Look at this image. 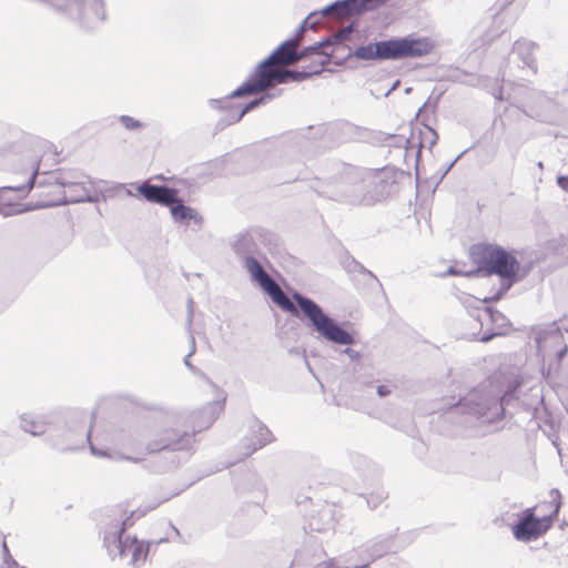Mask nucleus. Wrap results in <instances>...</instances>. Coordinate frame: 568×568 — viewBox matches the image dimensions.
Listing matches in <instances>:
<instances>
[{
	"label": "nucleus",
	"mask_w": 568,
	"mask_h": 568,
	"mask_svg": "<svg viewBox=\"0 0 568 568\" xmlns=\"http://www.w3.org/2000/svg\"><path fill=\"white\" fill-rule=\"evenodd\" d=\"M296 43L293 38L282 41L272 52L280 59V63L295 62Z\"/></svg>",
	"instance_id": "25"
},
{
	"label": "nucleus",
	"mask_w": 568,
	"mask_h": 568,
	"mask_svg": "<svg viewBox=\"0 0 568 568\" xmlns=\"http://www.w3.org/2000/svg\"><path fill=\"white\" fill-rule=\"evenodd\" d=\"M304 31L303 29V26H298L295 31L293 32V34L290 37V38H293V41L296 43L300 34Z\"/></svg>",
	"instance_id": "61"
},
{
	"label": "nucleus",
	"mask_w": 568,
	"mask_h": 568,
	"mask_svg": "<svg viewBox=\"0 0 568 568\" xmlns=\"http://www.w3.org/2000/svg\"><path fill=\"white\" fill-rule=\"evenodd\" d=\"M396 190L395 180L382 175L366 180V206L383 201Z\"/></svg>",
	"instance_id": "14"
},
{
	"label": "nucleus",
	"mask_w": 568,
	"mask_h": 568,
	"mask_svg": "<svg viewBox=\"0 0 568 568\" xmlns=\"http://www.w3.org/2000/svg\"><path fill=\"white\" fill-rule=\"evenodd\" d=\"M536 43L526 39L517 40L513 45L511 54L516 55L523 62V67H527L536 71L537 64L532 55Z\"/></svg>",
	"instance_id": "20"
},
{
	"label": "nucleus",
	"mask_w": 568,
	"mask_h": 568,
	"mask_svg": "<svg viewBox=\"0 0 568 568\" xmlns=\"http://www.w3.org/2000/svg\"><path fill=\"white\" fill-rule=\"evenodd\" d=\"M119 122L128 131H136V130H141V129H143L145 126V124L143 122H141L140 120L134 119L133 116L126 115V114L120 115L119 116Z\"/></svg>",
	"instance_id": "36"
},
{
	"label": "nucleus",
	"mask_w": 568,
	"mask_h": 568,
	"mask_svg": "<svg viewBox=\"0 0 568 568\" xmlns=\"http://www.w3.org/2000/svg\"><path fill=\"white\" fill-rule=\"evenodd\" d=\"M347 260L344 263V267L347 272H357V273H364L366 272V267L359 263L355 257L351 256L349 253L346 251Z\"/></svg>",
	"instance_id": "38"
},
{
	"label": "nucleus",
	"mask_w": 568,
	"mask_h": 568,
	"mask_svg": "<svg viewBox=\"0 0 568 568\" xmlns=\"http://www.w3.org/2000/svg\"><path fill=\"white\" fill-rule=\"evenodd\" d=\"M500 1V9H505L506 7L510 6L515 0H499Z\"/></svg>",
	"instance_id": "63"
},
{
	"label": "nucleus",
	"mask_w": 568,
	"mask_h": 568,
	"mask_svg": "<svg viewBox=\"0 0 568 568\" xmlns=\"http://www.w3.org/2000/svg\"><path fill=\"white\" fill-rule=\"evenodd\" d=\"M386 498V495L385 493L382 490V491H377L376 494H371L369 497H365L366 499V503H367V506L371 508V509H375L377 508V506Z\"/></svg>",
	"instance_id": "43"
},
{
	"label": "nucleus",
	"mask_w": 568,
	"mask_h": 568,
	"mask_svg": "<svg viewBox=\"0 0 568 568\" xmlns=\"http://www.w3.org/2000/svg\"><path fill=\"white\" fill-rule=\"evenodd\" d=\"M134 525V517H131V514L125 517L120 526H118V524L114 525V531L112 532V537L114 536H119V537H122L123 532L129 529L130 527H132Z\"/></svg>",
	"instance_id": "41"
},
{
	"label": "nucleus",
	"mask_w": 568,
	"mask_h": 568,
	"mask_svg": "<svg viewBox=\"0 0 568 568\" xmlns=\"http://www.w3.org/2000/svg\"><path fill=\"white\" fill-rule=\"evenodd\" d=\"M395 538V534H392L385 538L377 537L375 542L367 549L369 560L373 561L381 558L392 549V544Z\"/></svg>",
	"instance_id": "26"
},
{
	"label": "nucleus",
	"mask_w": 568,
	"mask_h": 568,
	"mask_svg": "<svg viewBox=\"0 0 568 568\" xmlns=\"http://www.w3.org/2000/svg\"><path fill=\"white\" fill-rule=\"evenodd\" d=\"M260 244L271 250L277 246L278 237L263 227H252L236 233L229 241L232 252L248 274L251 282L266 272L262 261L267 260Z\"/></svg>",
	"instance_id": "6"
},
{
	"label": "nucleus",
	"mask_w": 568,
	"mask_h": 568,
	"mask_svg": "<svg viewBox=\"0 0 568 568\" xmlns=\"http://www.w3.org/2000/svg\"><path fill=\"white\" fill-rule=\"evenodd\" d=\"M190 343H191V349L183 358L184 365L192 372L196 371V367L191 363L190 357L195 353L196 346H195V338L194 336H190Z\"/></svg>",
	"instance_id": "44"
},
{
	"label": "nucleus",
	"mask_w": 568,
	"mask_h": 568,
	"mask_svg": "<svg viewBox=\"0 0 568 568\" xmlns=\"http://www.w3.org/2000/svg\"><path fill=\"white\" fill-rule=\"evenodd\" d=\"M154 179H156V180H161V181H172V182L179 183V184H181V185H186V183H187V182H186V180H184V179H179V178H176V176H174V175H173V176H170V178H166V176H164L163 174H158V175H155V176H154Z\"/></svg>",
	"instance_id": "51"
},
{
	"label": "nucleus",
	"mask_w": 568,
	"mask_h": 568,
	"mask_svg": "<svg viewBox=\"0 0 568 568\" xmlns=\"http://www.w3.org/2000/svg\"><path fill=\"white\" fill-rule=\"evenodd\" d=\"M311 187L322 197L349 205H366V180H356L353 183L339 181L332 192L321 191L314 185Z\"/></svg>",
	"instance_id": "10"
},
{
	"label": "nucleus",
	"mask_w": 568,
	"mask_h": 568,
	"mask_svg": "<svg viewBox=\"0 0 568 568\" xmlns=\"http://www.w3.org/2000/svg\"><path fill=\"white\" fill-rule=\"evenodd\" d=\"M114 531V526L110 527L105 532L103 537V545L108 549V552L110 556H112L114 546H113V537L112 532Z\"/></svg>",
	"instance_id": "45"
},
{
	"label": "nucleus",
	"mask_w": 568,
	"mask_h": 568,
	"mask_svg": "<svg viewBox=\"0 0 568 568\" xmlns=\"http://www.w3.org/2000/svg\"><path fill=\"white\" fill-rule=\"evenodd\" d=\"M119 191H124L128 196H133V193L131 192L130 189L126 187L125 184H123V183H113V185H111L110 187H106L104 190V194L102 195V197H104V199L106 196L112 197Z\"/></svg>",
	"instance_id": "40"
},
{
	"label": "nucleus",
	"mask_w": 568,
	"mask_h": 568,
	"mask_svg": "<svg viewBox=\"0 0 568 568\" xmlns=\"http://www.w3.org/2000/svg\"><path fill=\"white\" fill-rule=\"evenodd\" d=\"M568 354V347L567 345H564L561 348H559L556 354H555V357H556V361L558 364H561V362L565 359V357L567 356Z\"/></svg>",
	"instance_id": "53"
},
{
	"label": "nucleus",
	"mask_w": 568,
	"mask_h": 568,
	"mask_svg": "<svg viewBox=\"0 0 568 568\" xmlns=\"http://www.w3.org/2000/svg\"><path fill=\"white\" fill-rule=\"evenodd\" d=\"M486 313L489 322L498 328V331H505L507 334L508 328L511 326L509 320L498 310L487 307Z\"/></svg>",
	"instance_id": "30"
},
{
	"label": "nucleus",
	"mask_w": 568,
	"mask_h": 568,
	"mask_svg": "<svg viewBox=\"0 0 568 568\" xmlns=\"http://www.w3.org/2000/svg\"><path fill=\"white\" fill-rule=\"evenodd\" d=\"M397 138L396 134H392V133H384V132H377V140L381 141V142H386L388 140H392V139H395Z\"/></svg>",
	"instance_id": "55"
},
{
	"label": "nucleus",
	"mask_w": 568,
	"mask_h": 568,
	"mask_svg": "<svg viewBox=\"0 0 568 568\" xmlns=\"http://www.w3.org/2000/svg\"><path fill=\"white\" fill-rule=\"evenodd\" d=\"M517 251L511 250L510 257H508L507 274L514 277L518 283L526 278L535 267V261H525L523 257L518 260Z\"/></svg>",
	"instance_id": "19"
},
{
	"label": "nucleus",
	"mask_w": 568,
	"mask_h": 568,
	"mask_svg": "<svg viewBox=\"0 0 568 568\" xmlns=\"http://www.w3.org/2000/svg\"><path fill=\"white\" fill-rule=\"evenodd\" d=\"M131 185L135 187V196L149 203L169 207L174 204L175 201H179L180 191L176 187L151 184L148 182H136Z\"/></svg>",
	"instance_id": "11"
},
{
	"label": "nucleus",
	"mask_w": 568,
	"mask_h": 568,
	"mask_svg": "<svg viewBox=\"0 0 568 568\" xmlns=\"http://www.w3.org/2000/svg\"><path fill=\"white\" fill-rule=\"evenodd\" d=\"M468 151V149H465L462 151L450 163L445 165L438 173H437V182L435 184V187L438 186V184L444 180V178L448 174V172L454 168V165L457 163V161Z\"/></svg>",
	"instance_id": "39"
},
{
	"label": "nucleus",
	"mask_w": 568,
	"mask_h": 568,
	"mask_svg": "<svg viewBox=\"0 0 568 568\" xmlns=\"http://www.w3.org/2000/svg\"><path fill=\"white\" fill-rule=\"evenodd\" d=\"M435 44L427 37L410 33L404 37H390L368 42L349 50L346 58L354 57L363 61H398L422 58L429 54Z\"/></svg>",
	"instance_id": "4"
},
{
	"label": "nucleus",
	"mask_w": 568,
	"mask_h": 568,
	"mask_svg": "<svg viewBox=\"0 0 568 568\" xmlns=\"http://www.w3.org/2000/svg\"><path fill=\"white\" fill-rule=\"evenodd\" d=\"M152 542H144L143 540H139L136 537H133V542L131 549V559L129 561L133 567H139L143 565L146 560V557L150 551Z\"/></svg>",
	"instance_id": "22"
},
{
	"label": "nucleus",
	"mask_w": 568,
	"mask_h": 568,
	"mask_svg": "<svg viewBox=\"0 0 568 568\" xmlns=\"http://www.w3.org/2000/svg\"><path fill=\"white\" fill-rule=\"evenodd\" d=\"M230 122L225 120L224 116H222L215 124V131H223L225 128L230 126Z\"/></svg>",
	"instance_id": "56"
},
{
	"label": "nucleus",
	"mask_w": 568,
	"mask_h": 568,
	"mask_svg": "<svg viewBox=\"0 0 568 568\" xmlns=\"http://www.w3.org/2000/svg\"><path fill=\"white\" fill-rule=\"evenodd\" d=\"M85 437H87V440L89 443H91L90 442V438H91V427L87 430ZM90 452L94 456L108 457V458L113 459L115 462L129 460V462L138 464V463H140L142 460L139 457H131V456H128V455L119 453V452L111 453L108 449H100V448L95 447L93 444H90Z\"/></svg>",
	"instance_id": "23"
},
{
	"label": "nucleus",
	"mask_w": 568,
	"mask_h": 568,
	"mask_svg": "<svg viewBox=\"0 0 568 568\" xmlns=\"http://www.w3.org/2000/svg\"><path fill=\"white\" fill-rule=\"evenodd\" d=\"M498 335H505V331L487 329L479 335L478 341L481 343H488Z\"/></svg>",
	"instance_id": "46"
},
{
	"label": "nucleus",
	"mask_w": 568,
	"mask_h": 568,
	"mask_svg": "<svg viewBox=\"0 0 568 568\" xmlns=\"http://www.w3.org/2000/svg\"><path fill=\"white\" fill-rule=\"evenodd\" d=\"M8 190H13V187H11V186H0V214L3 215V216H12V215L22 214V212L28 211L29 207L27 205H24L23 207L18 209V210H12L10 201L2 200L3 199V194Z\"/></svg>",
	"instance_id": "32"
},
{
	"label": "nucleus",
	"mask_w": 568,
	"mask_h": 568,
	"mask_svg": "<svg viewBox=\"0 0 568 568\" xmlns=\"http://www.w3.org/2000/svg\"><path fill=\"white\" fill-rule=\"evenodd\" d=\"M550 336H556V337L561 336V328L559 327L557 321H554L552 323L548 324L546 327L540 328L536 334L535 342L539 345Z\"/></svg>",
	"instance_id": "33"
},
{
	"label": "nucleus",
	"mask_w": 568,
	"mask_h": 568,
	"mask_svg": "<svg viewBox=\"0 0 568 568\" xmlns=\"http://www.w3.org/2000/svg\"><path fill=\"white\" fill-rule=\"evenodd\" d=\"M364 275H367L371 280H373L374 282L377 283L378 286H382L379 280L377 278V276L369 270L366 268V272L363 273Z\"/></svg>",
	"instance_id": "62"
},
{
	"label": "nucleus",
	"mask_w": 568,
	"mask_h": 568,
	"mask_svg": "<svg viewBox=\"0 0 568 568\" xmlns=\"http://www.w3.org/2000/svg\"><path fill=\"white\" fill-rule=\"evenodd\" d=\"M511 399H517L515 393L505 392L501 395L500 389L493 383L484 382L459 397L455 407L462 414L470 415L481 423L493 424L504 418L505 406Z\"/></svg>",
	"instance_id": "5"
},
{
	"label": "nucleus",
	"mask_w": 568,
	"mask_h": 568,
	"mask_svg": "<svg viewBox=\"0 0 568 568\" xmlns=\"http://www.w3.org/2000/svg\"><path fill=\"white\" fill-rule=\"evenodd\" d=\"M133 542V537H128L126 539H123L122 537L114 536L113 537V546L114 549L118 551V555L120 558H124L126 556H131V547Z\"/></svg>",
	"instance_id": "34"
},
{
	"label": "nucleus",
	"mask_w": 568,
	"mask_h": 568,
	"mask_svg": "<svg viewBox=\"0 0 568 568\" xmlns=\"http://www.w3.org/2000/svg\"><path fill=\"white\" fill-rule=\"evenodd\" d=\"M239 97L233 95V91L227 95L220 99H209L207 104L213 110H219L222 112H226L230 110L236 109L232 102L233 99H237Z\"/></svg>",
	"instance_id": "31"
},
{
	"label": "nucleus",
	"mask_w": 568,
	"mask_h": 568,
	"mask_svg": "<svg viewBox=\"0 0 568 568\" xmlns=\"http://www.w3.org/2000/svg\"><path fill=\"white\" fill-rule=\"evenodd\" d=\"M321 16L332 14L337 18H343L352 14H363L365 12V4L362 0H335L322 9Z\"/></svg>",
	"instance_id": "16"
},
{
	"label": "nucleus",
	"mask_w": 568,
	"mask_h": 568,
	"mask_svg": "<svg viewBox=\"0 0 568 568\" xmlns=\"http://www.w3.org/2000/svg\"><path fill=\"white\" fill-rule=\"evenodd\" d=\"M498 276L500 278L499 288L497 290V292L494 295H491L489 297H485L483 300V302L488 303V302L500 301L507 294V292L513 287V285L518 283L510 275H498Z\"/></svg>",
	"instance_id": "29"
},
{
	"label": "nucleus",
	"mask_w": 568,
	"mask_h": 568,
	"mask_svg": "<svg viewBox=\"0 0 568 568\" xmlns=\"http://www.w3.org/2000/svg\"><path fill=\"white\" fill-rule=\"evenodd\" d=\"M511 250L495 243L479 242L470 245L471 262L481 271V276L506 275Z\"/></svg>",
	"instance_id": "8"
},
{
	"label": "nucleus",
	"mask_w": 568,
	"mask_h": 568,
	"mask_svg": "<svg viewBox=\"0 0 568 568\" xmlns=\"http://www.w3.org/2000/svg\"><path fill=\"white\" fill-rule=\"evenodd\" d=\"M318 17L321 16L320 10H314L308 13V16L300 23V26H303V29H313L320 21Z\"/></svg>",
	"instance_id": "42"
},
{
	"label": "nucleus",
	"mask_w": 568,
	"mask_h": 568,
	"mask_svg": "<svg viewBox=\"0 0 568 568\" xmlns=\"http://www.w3.org/2000/svg\"><path fill=\"white\" fill-rule=\"evenodd\" d=\"M351 29H352V24H349V26L345 27L344 29H342V30L339 31V33H338V36H337V37H338L339 39H345V38H347V36H348V34H349V32H351Z\"/></svg>",
	"instance_id": "59"
},
{
	"label": "nucleus",
	"mask_w": 568,
	"mask_h": 568,
	"mask_svg": "<svg viewBox=\"0 0 568 568\" xmlns=\"http://www.w3.org/2000/svg\"><path fill=\"white\" fill-rule=\"evenodd\" d=\"M557 185L564 191L568 192V174L557 176Z\"/></svg>",
	"instance_id": "54"
},
{
	"label": "nucleus",
	"mask_w": 568,
	"mask_h": 568,
	"mask_svg": "<svg viewBox=\"0 0 568 568\" xmlns=\"http://www.w3.org/2000/svg\"><path fill=\"white\" fill-rule=\"evenodd\" d=\"M280 94H281V90H277L276 92H265V93H262L258 97L247 101L239 109L240 110L239 118H243L250 111H252L258 106L265 105L273 99L277 98Z\"/></svg>",
	"instance_id": "27"
},
{
	"label": "nucleus",
	"mask_w": 568,
	"mask_h": 568,
	"mask_svg": "<svg viewBox=\"0 0 568 568\" xmlns=\"http://www.w3.org/2000/svg\"><path fill=\"white\" fill-rule=\"evenodd\" d=\"M55 178H57V172H52V173H49V174H44L42 179H38V168H37L32 172V174L29 176V179H28V181L26 183H22V184H19V185H10L11 187H13V190H8L3 194V199L2 200L10 201L12 210L21 209L24 205H27L29 207L28 212L33 210V209H38L37 205L32 206L30 204L14 203L11 197L7 196V194L9 192H13V193H16V199H18V200L24 199L30 193V191L33 189L34 185H38L40 187L41 186L55 185V183H54ZM24 213H27V211Z\"/></svg>",
	"instance_id": "12"
},
{
	"label": "nucleus",
	"mask_w": 568,
	"mask_h": 568,
	"mask_svg": "<svg viewBox=\"0 0 568 568\" xmlns=\"http://www.w3.org/2000/svg\"><path fill=\"white\" fill-rule=\"evenodd\" d=\"M172 220L184 226H189L193 222L197 229H201L203 223L202 215L193 207L184 204L183 199L179 195V201L169 206Z\"/></svg>",
	"instance_id": "17"
},
{
	"label": "nucleus",
	"mask_w": 568,
	"mask_h": 568,
	"mask_svg": "<svg viewBox=\"0 0 568 568\" xmlns=\"http://www.w3.org/2000/svg\"><path fill=\"white\" fill-rule=\"evenodd\" d=\"M369 565V561H366V562H363L361 565H356V566H353V567H345V568H366L368 567Z\"/></svg>",
	"instance_id": "64"
},
{
	"label": "nucleus",
	"mask_w": 568,
	"mask_h": 568,
	"mask_svg": "<svg viewBox=\"0 0 568 568\" xmlns=\"http://www.w3.org/2000/svg\"><path fill=\"white\" fill-rule=\"evenodd\" d=\"M21 428L34 437L41 436L47 429L42 419L31 418L27 414L21 416Z\"/></svg>",
	"instance_id": "28"
},
{
	"label": "nucleus",
	"mask_w": 568,
	"mask_h": 568,
	"mask_svg": "<svg viewBox=\"0 0 568 568\" xmlns=\"http://www.w3.org/2000/svg\"><path fill=\"white\" fill-rule=\"evenodd\" d=\"M223 116L225 118L226 121L230 122L231 125L242 120V118H237L240 116V110L237 108L234 110L226 111Z\"/></svg>",
	"instance_id": "47"
},
{
	"label": "nucleus",
	"mask_w": 568,
	"mask_h": 568,
	"mask_svg": "<svg viewBox=\"0 0 568 568\" xmlns=\"http://www.w3.org/2000/svg\"><path fill=\"white\" fill-rule=\"evenodd\" d=\"M463 272L460 270H458L457 267L455 266H449L446 272L443 274V276L445 275H450V276H457V275H462Z\"/></svg>",
	"instance_id": "58"
},
{
	"label": "nucleus",
	"mask_w": 568,
	"mask_h": 568,
	"mask_svg": "<svg viewBox=\"0 0 568 568\" xmlns=\"http://www.w3.org/2000/svg\"><path fill=\"white\" fill-rule=\"evenodd\" d=\"M155 508H156V505H149L143 509L138 508L135 510H132L130 514H131V517H134V520H135V519H139V518L145 516L148 514V511L153 510Z\"/></svg>",
	"instance_id": "48"
},
{
	"label": "nucleus",
	"mask_w": 568,
	"mask_h": 568,
	"mask_svg": "<svg viewBox=\"0 0 568 568\" xmlns=\"http://www.w3.org/2000/svg\"><path fill=\"white\" fill-rule=\"evenodd\" d=\"M376 393L377 395L381 397V398H385L387 397L388 395H390L392 390H390V387L387 386V385H378L376 387Z\"/></svg>",
	"instance_id": "52"
},
{
	"label": "nucleus",
	"mask_w": 568,
	"mask_h": 568,
	"mask_svg": "<svg viewBox=\"0 0 568 568\" xmlns=\"http://www.w3.org/2000/svg\"><path fill=\"white\" fill-rule=\"evenodd\" d=\"M99 195H91L89 190L85 187L84 182L81 181V186L77 191L69 190L63 192V195L55 201H49L37 204V207H55L64 206L68 204L77 203H97Z\"/></svg>",
	"instance_id": "15"
},
{
	"label": "nucleus",
	"mask_w": 568,
	"mask_h": 568,
	"mask_svg": "<svg viewBox=\"0 0 568 568\" xmlns=\"http://www.w3.org/2000/svg\"><path fill=\"white\" fill-rule=\"evenodd\" d=\"M250 436L243 439V446L246 449L244 453L245 456H250L255 453L257 449L263 448L267 444L274 440V436L272 432L267 428L265 424H263L258 419H254L253 424L250 426L248 430Z\"/></svg>",
	"instance_id": "13"
},
{
	"label": "nucleus",
	"mask_w": 568,
	"mask_h": 568,
	"mask_svg": "<svg viewBox=\"0 0 568 568\" xmlns=\"http://www.w3.org/2000/svg\"><path fill=\"white\" fill-rule=\"evenodd\" d=\"M282 311L290 313L305 324L320 341L335 345H354L356 333L345 328V324L328 315L313 298L294 291L288 297L265 272L252 281Z\"/></svg>",
	"instance_id": "1"
},
{
	"label": "nucleus",
	"mask_w": 568,
	"mask_h": 568,
	"mask_svg": "<svg viewBox=\"0 0 568 568\" xmlns=\"http://www.w3.org/2000/svg\"><path fill=\"white\" fill-rule=\"evenodd\" d=\"M550 504L554 506L549 515L536 516L534 508H526L511 525L514 538L518 541L529 542L544 536L558 519L561 508V494L559 489L549 491Z\"/></svg>",
	"instance_id": "7"
},
{
	"label": "nucleus",
	"mask_w": 568,
	"mask_h": 568,
	"mask_svg": "<svg viewBox=\"0 0 568 568\" xmlns=\"http://www.w3.org/2000/svg\"><path fill=\"white\" fill-rule=\"evenodd\" d=\"M462 275H465V276H468V277H473V276L481 275V271H479V268L476 266L475 270H470L468 272H463Z\"/></svg>",
	"instance_id": "60"
},
{
	"label": "nucleus",
	"mask_w": 568,
	"mask_h": 568,
	"mask_svg": "<svg viewBox=\"0 0 568 568\" xmlns=\"http://www.w3.org/2000/svg\"><path fill=\"white\" fill-rule=\"evenodd\" d=\"M282 311L290 313L305 324L320 341L335 345H354L356 333L345 328V324L328 315L313 298L294 291L288 297L265 272L252 281Z\"/></svg>",
	"instance_id": "2"
},
{
	"label": "nucleus",
	"mask_w": 568,
	"mask_h": 568,
	"mask_svg": "<svg viewBox=\"0 0 568 568\" xmlns=\"http://www.w3.org/2000/svg\"><path fill=\"white\" fill-rule=\"evenodd\" d=\"M323 567L325 568H341L335 558H329L327 560L322 561Z\"/></svg>",
	"instance_id": "57"
},
{
	"label": "nucleus",
	"mask_w": 568,
	"mask_h": 568,
	"mask_svg": "<svg viewBox=\"0 0 568 568\" xmlns=\"http://www.w3.org/2000/svg\"><path fill=\"white\" fill-rule=\"evenodd\" d=\"M1 548H2V558H3V564L8 567V568H27L26 566H21L19 565V562L17 561V558H13L10 554V550H9V547H8V544L6 541V539L3 538L2 540V544H1Z\"/></svg>",
	"instance_id": "37"
},
{
	"label": "nucleus",
	"mask_w": 568,
	"mask_h": 568,
	"mask_svg": "<svg viewBox=\"0 0 568 568\" xmlns=\"http://www.w3.org/2000/svg\"><path fill=\"white\" fill-rule=\"evenodd\" d=\"M346 346H349V345H346ZM343 353H344L345 355H347V356L349 357V359H351V361H353V362H357V361H359V359H361V357H362V356H361V354H359V352H357V351L353 349L352 347H346V348L343 351Z\"/></svg>",
	"instance_id": "50"
},
{
	"label": "nucleus",
	"mask_w": 568,
	"mask_h": 568,
	"mask_svg": "<svg viewBox=\"0 0 568 568\" xmlns=\"http://www.w3.org/2000/svg\"><path fill=\"white\" fill-rule=\"evenodd\" d=\"M272 64H281L280 59L273 52L255 65L245 81L233 90V95L248 97L270 88L274 82L273 74L276 70H267L266 68Z\"/></svg>",
	"instance_id": "9"
},
{
	"label": "nucleus",
	"mask_w": 568,
	"mask_h": 568,
	"mask_svg": "<svg viewBox=\"0 0 568 568\" xmlns=\"http://www.w3.org/2000/svg\"><path fill=\"white\" fill-rule=\"evenodd\" d=\"M288 353L293 356L301 357L305 365H308V359L306 357V353L304 348L301 347H292Z\"/></svg>",
	"instance_id": "49"
},
{
	"label": "nucleus",
	"mask_w": 568,
	"mask_h": 568,
	"mask_svg": "<svg viewBox=\"0 0 568 568\" xmlns=\"http://www.w3.org/2000/svg\"><path fill=\"white\" fill-rule=\"evenodd\" d=\"M322 72L321 68H313L312 65H305L301 70H277L273 74L274 82L278 84H286L291 82H302L310 79L313 75H317Z\"/></svg>",
	"instance_id": "18"
},
{
	"label": "nucleus",
	"mask_w": 568,
	"mask_h": 568,
	"mask_svg": "<svg viewBox=\"0 0 568 568\" xmlns=\"http://www.w3.org/2000/svg\"><path fill=\"white\" fill-rule=\"evenodd\" d=\"M439 98L440 94L433 102L430 99L426 100L416 113V118H420L422 124L432 133L433 138L429 141L428 149H432L438 141V133L428 124V121L430 114H434L437 110Z\"/></svg>",
	"instance_id": "21"
},
{
	"label": "nucleus",
	"mask_w": 568,
	"mask_h": 568,
	"mask_svg": "<svg viewBox=\"0 0 568 568\" xmlns=\"http://www.w3.org/2000/svg\"><path fill=\"white\" fill-rule=\"evenodd\" d=\"M82 174L73 170H58L54 180L55 185L77 191L81 186V181L78 180Z\"/></svg>",
	"instance_id": "24"
},
{
	"label": "nucleus",
	"mask_w": 568,
	"mask_h": 568,
	"mask_svg": "<svg viewBox=\"0 0 568 568\" xmlns=\"http://www.w3.org/2000/svg\"><path fill=\"white\" fill-rule=\"evenodd\" d=\"M223 405L224 402L220 403L215 400L207 403L202 408L187 416L184 414L179 415V422L190 418L192 432L186 427H163L156 434L155 438L146 444V452L149 454L166 452L165 455L154 460L152 470L162 474L175 469L180 464L175 453L191 449L194 443V435L213 425L220 412L223 409Z\"/></svg>",
	"instance_id": "3"
},
{
	"label": "nucleus",
	"mask_w": 568,
	"mask_h": 568,
	"mask_svg": "<svg viewBox=\"0 0 568 568\" xmlns=\"http://www.w3.org/2000/svg\"><path fill=\"white\" fill-rule=\"evenodd\" d=\"M322 54H323V52L320 51V44L313 43V44L304 47L300 52L295 51V62L305 60L311 55H322ZM324 55L327 57L328 54L324 53Z\"/></svg>",
	"instance_id": "35"
}]
</instances>
